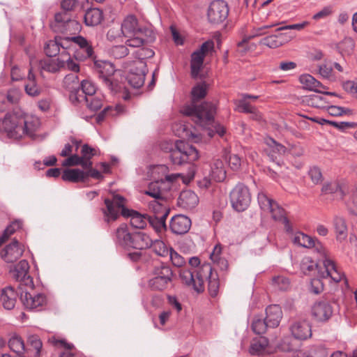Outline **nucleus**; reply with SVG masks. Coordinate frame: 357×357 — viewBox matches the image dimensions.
Wrapping results in <instances>:
<instances>
[{
  "label": "nucleus",
  "instance_id": "1",
  "mask_svg": "<svg viewBox=\"0 0 357 357\" xmlns=\"http://www.w3.org/2000/svg\"><path fill=\"white\" fill-rule=\"evenodd\" d=\"M208 84L205 82L197 84L191 91V102L185 105L181 109L183 114L190 116L196 124L202 126L213 125L216 107L209 102H204L198 105L197 103L205 98L207 94Z\"/></svg>",
  "mask_w": 357,
  "mask_h": 357
},
{
  "label": "nucleus",
  "instance_id": "2",
  "mask_svg": "<svg viewBox=\"0 0 357 357\" xmlns=\"http://www.w3.org/2000/svg\"><path fill=\"white\" fill-rule=\"evenodd\" d=\"M121 31L124 36L130 38L126 45L139 47L144 43H152L155 40L156 35L151 28L142 26L135 15H128L121 24Z\"/></svg>",
  "mask_w": 357,
  "mask_h": 357
},
{
  "label": "nucleus",
  "instance_id": "3",
  "mask_svg": "<svg viewBox=\"0 0 357 357\" xmlns=\"http://www.w3.org/2000/svg\"><path fill=\"white\" fill-rule=\"evenodd\" d=\"M0 126L10 137L20 138L24 135H31L35 131V125L26 119L24 113L20 108H15L13 112L7 113Z\"/></svg>",
  "mask_w": 357,
  "mask_h": 357
},
{
  "label": "nucleus",
  "instance_id": "4",
  "mask_svg": "<svg viewBox=\"0 0 357 357\" xmlns=\"http://www.w3.org/2000/svg\"><path fill=\"white\" fill-rule=\"evenodd\" d=\"M162 149L170 153L169 159L176 165L192 162L199 158L197 149L183 140H176L174 145L165 143L162 145Z\"/></svg>",
  "mask_w": 357,
  "mask_h": 357
},
{
  "label": "nucleus",
  "instance_id": "5",
  "mask_svg": "<svg viewBox=\"0 0 357 357\" xmlns=\"http://www.w3.org/2000/svg\"><path fill=\"white\" fill-rule=\"evenodd\" d=\"M116 237L117 243L125 248L144 250L151 248L152 245V240L149 235L141 231L130 233L125 223L117 228Z\"/></svg>",
  "mask_w": 357,
  "mask_h": 357
},
{
  "label": "nucleus",
  "instance_id": "6",
  "mask_svg": "<svg viewBox=\"0 0 357 357\" xmlns=\"http://www.w3.org/2000/svg\"><path fill=\"white\" fill-rule=\"evenodd\" d=\"M151 274L153 278L148 281V286L151 290L162 291L172 285L174 274L167 264L156 263L153 267Z\"/></svg>",
  "mask_w": 357,
  "mask_h": 357
},
{
  "label": "nucleus",
  "instance_id": "7",
  "mask_svg": "<svg viewBox=\"0 0 357 357\" xmlns=\"http://www.w3.org/2000/svg\"><path fill=\"white\" fill-rule=\"evenodd\" d=\"M94 68L98 77L112 93H118L123 88L121 82L114 76V66L105 61H94Z\"/></svg>",
  "mask_w": 357,
  "mask_h": 357
},
{
  "label": "nucleus",
  "instance_id": "8",
  "mask_svg": "<svg viewBox=\"0 0 357 357\" xmlns=\"http://www.w3.org/2000/svg\"><path fill=\"white\" fill-rule=\"evenodd\" d=\"M209 271V263H204L197 271L195 275L190 270L182 269L179 272V277L183 284L192 288L197 293L200 294L204 291L202 275L210 273Z\"/></svg>",
  "mask_w": 357,
  "mask_h": 357
},
{
  "label": "nucleus",
  "instance_id": "9",
  "mask_svg": "<svg viewBox=\"0 0 357 357\" xmlns=\"http://www.w3.org/2000/svg\"><path fill=\"white\" fill-rule=\"evenodd\" d=\"M29 262L26 259H22L17 264L9 267V273L11 275V277L20 282L18 286L19 291L24 289V286L30 287L31 289L33 288V278L29 275Z\"/></svg>",
  "mask_w": 357,
  "mask_h": 357
},
{
  "label": "nucleus",
  "instance_id": "10",
  "mask_svg": "<svg viewBox=\"0 0 357 357\" xmlns=\"http://www.w3.org/2000/svg\"><path fill=\"white\" fill-rule=\"evenodd\" d=\"M232 207L237 211H245L250 205L251 196L249 189L243 183L237 184L230 192Z\"/></svg>",
  "mask_w": 357,
  "mask_h": 357
},
{
  "label": "nucleus",
  "instance_id": "11",
  "mask_svg": "<svg viewBox=\"0 0 357 357\" xmlns=\"http://www.w3.org/2000/svg\"><path fill=\"white\" fill-rule=\"evenodd\" d=\"M50 26L54 32L75 33L81 29V24L73 20V15L64 14L54 15V22H51Z\"/></svg>",
  "mask_w": 357,
  "mask_h": 357
},
{
  "label": "nucleus",
  "instance_id": "12",
  "mask_svg": "<svg viewBox=\"0 0 357 357\" xmlns=\"http://www.w3.org/2000/svg\"><path fill=\"white\" fill-rule=\"evenodd\" d=\"M229 7L224 0L213 1L208 8L207 17L211 24H220L228 17Z\"/></svg>",
  "mask_w": 357,
  "mask_h": 357
},
{
  "label": "nucleus",
  "instance_id": "13",
  "mask_svg": "<svg viewBox=\"0 0 357 357\" xmlns=\"http://www.w3.org/2000/svg\"><path fill=\"white\" fill-rule=\"evenodd\" d=\"M125 198L120 195H115L112 199L106 198L104 203L106 206L105 208H102V212L104 214L105 221L109 222L110 220L115 221L119 217L120 208L123 206V202Z\"/></svg>",
  "mask_w": 357,
  "mask_h": 357
},
{
  "label": "nucleus",
  "instance_id": "14",
  "mask_svg": "<svg viewBox=\"0 0 357 357\" xmlns=\"http://www.w3.org/2000/svg\"><path fill=\"white\" fill-rule=\"evenodd\" d=\"M148 72L145 61H135L130 69L126 79L135 89H139L144 85L145 76Z\"/></svg>",
  "mask_w": 357,
  "mask_h": 357
},
{
  "label": "nucleus",
  "instance_id": "15",
  "mask_svg": "<svg viewBox=\"0 0 357 357\" xmlns=\"http://www.w3.org/2000/svg\"><path fill=\"white\" fill-rule=\"evenodd\" d=\"M20 293V300L26 309L40 310L39 308L46 304V296L43 294L32 295L25 289Z\"/></svg>",
  "mask_w": 357,
  "mask_h": 357
},
{
  "label": "nucleus",
  "instance_id": "16",
  "mask_svg": "<svg viewBox=\"0 0 357 357\" xmlns=\"http://www.w3.org/2000/svg\"><path fill=\"white\" fill-rule=\"evenodd\" d=\"M333 312L332 305L326 300L317 301L312 307V315L319 322L328 321L331 317Z\"/></svg>",
  "mask_w": 357,
  "mask_h": 357
},
{
  "label": "nucleus",
  "instance_id": "17",
  "mask_svg": "<svg viewBox=\"0 0 357 357\" xmlns=\"http://www.w3.org/2000/svg\"><path fill=\"white\" fill-rule=\"evenodd\" d=\"M292 335L298 340H306L311 337V326L305 319L294 320L290 326Z\"/></svg>",
  "mask_w": 357,
  "mask_h": 357
},
{
  "label": "nucleus",
  "instance_id": "18",
  "mask_svg": "<svg viewBox=\"0 0 357 357\" xmlns=\"http://www.w3.org/2000/svg\"><path fill=\"white\" fill-rule=\"evenodd\" d=\"M191 220L184 215H176L172 218L169 227L172 233L177 235L186 234L190 229Z\"/></svg>",
  "mask_w": 357,
  "mask_h": 357
},
{
  "label": "nucleus",
  "instance_id": "19",
  "mask_svg": "<svg viewBox=\"0 0 357 357\" xmlns=\"http://www.w3.org/2000/svg\"><path fill=\"white\" fill-rule=\"evenodd\" d=\"M23 252L24 250L21 248L18 241L14 239L1 251V255L6 263H13L22 257Z\"/></svg>",
  "mask_w": 357,
  "mask_h": 357
},
{
  "label": "nucleus",
  "instance_id": "20",
  "mask_svg": "<svg viewBox=\"0 0 357 357\" xmlns=\"http://www.w3.org/2000/svg\"><path fill=\"white\" fill-rule=\"evenodd\" d=\"M324 266L325 268L324 271H318L319 276L321 278H327L331 277L334 282H339L344 277V273L338 271L333 261L326 258L324 261Z\"/></svg>",
  "mask_w": 357,
  "mask_h": 357
},
{
  "label": "nucleus",
  "instance_id": "21",
  "mask_svg": "<svg viewBox=\"0 0 357 357\" xmlns=\"http://www.w3.org/2000/svg\"><path fill=\"white\" fill-rule=\"evenodd\" d=\"M282 318V310L279 305H271L266 308L264 318L269 328H276L279 326Z\"/></svg>",
  "mask_w": 357,
  "mask_h": 357
},
{
  "label": "nucleus",
  "instance_id": "22",
  "mask_svg": "<svg viewBox=\"0 0 357 357\" xmlns=\"http://www.w3.org/2000/svg\"><path fill=\"white\" fill-rule=\"evenodd\" d=\"M178 203L180 206L186 209H192L199 203L197 195L190 190H183L178 197Z\"/></svg>",
  "mask_w": 357,
  "mask_h": 357
},
{
  "label": "nucleus",
  "instance_id": "23",
  "mask_svg": "<svg viewBox=\"0 0 357 357\" xmlns=\"http://www.w3.org/2000/svg\"><path fill=\"white\" fill-rule=\"evenodd\" d=\"M18 293L15 292L14 289L9 286L1 290L0 295V302L6 310H12L15 305Z\"/></svg>",
  "mask_w": 357,
  "mask_h": 357
},
{
  "label": "nucleus",
  "instance_id": "24",
  "mask_svg": "<svg viewBox=\"0 0 357 357\" xmlns=\"http://www.w3.org/2000/svg\"><path fill=\"white\" fill-rule=\"evenodd\" d=\"M249 351L251 355L257 356L271 354L268 340L266 337H261L258 340H254L250 347Z\"/></svg>",
  "mask_w": 357,
  "mask_h": 357
},
{
  "label": "nucleus",
  "instance_id": "25",
  "mask_svg": "<svg viewBox=\"0 0 357 357\" xmlns=\"http://www.w3.org/2000/svg\"><path fill=\"white\" fill-rule=\"evenodd\" d=\"M210 273L202 275L203 285L205 280H208V291L211 296L215 297L219 291L220 281L217 273L213 272L211 265L209 264Z\"/></svg>",
  "mask_w": 357,
  "mask_h": 357
},
{
  "label": "nucleus",
  "instance_id": "26",
  "mask_svg": "<svg viewBox=\"0 0 357 357\" xmlns=\"http://www.w3.org/2000/svg\"><path fill=\"white\" fill-rule=\"evenodd\" d=\"M292 38L294 36L291 35L288 36L287 38H284V34H273L261 38L259 44L270 48H277Z\"/></svg>",
  "mask_w": 357,
  "mask_h": 357
},
{
  "label": "nucleus",
  "instance_id": "27",
  "mask_svg": "<svg viewBox=\"0 0 357 357\" xmlns=\"http://www.w3.org/2000/svg\"><path fill=\"white\" fill-rule=\"evenodd\" d=\"M273 220L275 221L281 222L284 224L287 231H291V227L289 221L286 216V212L279 204L275 202L273 203V207L268 210Z\"/></svg>",
  "mask_w": 357,
  "mask_h": 357
},
{
  "label": "nucleus",
  "instance_id": "28",
  "mask_svg": "<svg viewBox=\"0 0 357 357\" xmlns=\"http://www.w3.org/2000/svg\"><path fill=\"white\" fill-rule=\"evenodd\" d=\"M300 82L303 85V88L309 91H313L316 93H321L319 88L326 89L319 81L309 74L302 75L299 77Z\"/></svg>",
  "mask_w": 357,
  "mask_h": 357
},
{
  "label": "nucleus",
  "instance_id": "29",
  "mask_svg": "<svg viewBox=\"0 0 357 357\" xmlns=\"http://www.w3.org/2000/svg\"><path fill=\"white\" fill-rule=\"evenodd\" d=\"M204 57L205 56L198 50L191 54L190 74L193 79H197L198 77L199 71L201 70L204 63Z\"/></svg>",
  "mask_w": 357,
  "mask_h": 357
},
{
  "label": "nucleus",
  "instance_id": "30",
  "mask_svg": "<svg viewBox=\"0 0 357 357\" xmlns=\"http://www.w3.org/2000/svg\"><path fill=\"white\" fill-rule=\"evenodd\" d=\"M102 20V12L98 8L87 9L84 16V23L86 26H97L101 23Z\"/></svg>",
  "mask_w": 357,
  "mask_h": 357
},
{
  "label": "nucleus",
  "instance_id": "31",
  "mask_svg": "<svg viewBox=\"0 0 357 357\" xmlns=\"http://www.w3.org/2000/svg\"><path fill=\"white\" fill-rule=\"evenodd\" d=\"M84 171L80 169H66L61 175L64 181L72 183L84 182Z\"/></svg>",
  "mask_w": 357,
  "mask_h": 357
},
{
  "label": "nucleus",
  "instance_id": "32",
  "mask_svg": "<svg viewBox=\"0 0 357 357\" xmlns=\"http://www.w3.org/2000/svg\"><path fill=\"white\" fill-rule=\"evenodd\" d=\"M167 218V212L160 216L147 215V221L150 225L155 230L156 232H162L167 229L166 219Z\"/></svg>",
  "mask_w": 357,
  "mask_h": 357
},
{
  "label": "nucleus",
  "instance_id": "33",
  "mask_svg": "<svg viewBox=\"0 0 357 357\" xmlns=\"http://www.w3.org/2000/svg\"><path fill=\"white\" fill-rule=\"evenodd\" d=\"M66 42H73L77 44L80 50L84 47H86V56L92 57L93 55V49L91 45L89 44V41L82 36L66 37L64 38Z\"/></svg>",
  "mask_w": 357,
  "mask_h": 357
},
{
  "label": "nucleus",
  "instance_id": "34",
  "mask_svg": "<svg viewBox=\"0 0 357 357\" xmlns=\"http://www.w3.org/2000/svg\"><path fill=\"white\" fill-rule=\"evenodd\" d=\"M334 226L337 234V240L339 241L345 240L347 237V226L345 220L341 217H335Z\"/></svg>",
  "mask_w": 357,
  "mask_h": 357
},
{
  "label": "nucleus",
  "instance_id": "35",
  "mask_svg": "<svg viewBox=\"0 0 357 357\" xmlns=\"http://www.w3.org/2000/svg\"><path fill=\"white\" fill-rule=\"evenodd\" d=\"M8 346L12 351L17 354V357H24L22 356L24 352L27 354L31 352V349L25 350L24 341L20 337H11L8 341Z\"/></svg>",
  "mask_w": 357,
  "mask_h": 357
},
{
  "label": "nucleus",
  "instance_id": "36",
  "mask_svg": "<svg viewBox=\"0 0 357 357\" xmlns=\"http://www.w3.org/2000/svg\"><path fill=\"white\" fill-rule=\"evenodd\" d=\"M251 328L255 333L261 335L266 333L269 326L262 315H256L253 317Z\"/></svg>",
  "mask_w": 357,
  "mask_h": 357
},
{
  "label": "nucleus",
  "instance_id": "37",
  "mask_svg": "<svg viewBox=\"0 0 357 357\" xmlns=\"http://www.w3.org/2000/svg\"><path fill=\"white\" fill-rule=\"evenodd\" d=\"M221 250L222 248L220 245H215L213 252L211 254L210 258L221 271H227L229 267V264L226 259L220 256Z\"/></svg>",
  "mask_w": 357,
  "mask_h": 357
},
{
  "label": "nucleus",
  "instance_id": "38",
  "mask_svg": "<svg viewBox=\"0 0 357 357\" xmlns=\"http://www.w3.org/2000/svg\"><path fill=\"white\" fill-rule=\"evenodd\" d=\"M60 47L63 49H67V47H64L63 43H59L57 38H55L54 40L48 41L44 47L45 54L49 57L56 56L59 54Z\"/></svg>",
  "mask_w": 357,
  "mask_h": 357
},
{
  "label": "nucleus",
  "instance_id": "39",
  "mask_svg": "<svg viewBox=\"0 0 357 357\" xmlns=\"http://www.w3.org/2000/svg\"><path fill=\"white\" fill-rule=\"evenodd\" d=\"M149 208L153 211V216H160L167 212V215L169 213V208L167 204V199L164 202L160 200H154L149 203Z\"/></svg>",
  "mask_w": 357,
  "mask_h": 357
},
{
  "label": "nucleus",
  "instance_id": "40",
  "mask_svg": "<svg viewBox=\"0 0 357 357\" xmlns=\"http://www.w3.org/2000/svg\"><path fill=\"white\" fill-rule=\"evenodd\" d=\"M293 242L294 243L304 248H312L314 245V238L302 232H299L294 236Z\"/></svg>",
  "mask_w": 357,
  "mask_h": 357
},
{
  "label": "nucleus",
  "instance_id": "41",
  "mask_svg": "<svg viewBox=\"0 0 357 357\" xmlns=\"http://www.w3.org/2000/svg\"><path fill=\"white\" fill-rule=\"evenodd\" d=\"M321 192L325 194L339 193L340 199H343L345 195L344 190L337 182L325 183L321 188Z\"/></svg>",
  "mask_w": 357,
  "mask_h": 357
},
{
  "label": "nucleus",
  "instance_id": "42",
  "mask_svg": "<svg viewBox=\"0 0 357 357\" xmlns=\"http://www.w3.org/2000/svg\"><path fill=\"white\" fill-rule=\"evenodd\" d=\"M78 3L77 0H63L61 2V11L56 14L73 15V12L78 6Z\"/></svg>",
  "mask_w": 357,
  "mask_h": 357
},
{
  "label": "nucleus",
  "instance_id": "43",
  "mask_svg": "<svg viewBox=\"0 0 357 357\" xmlns=\"http://www.w3.org/2000/svg\"><path fill=\"white\" fill-rule=\"evenodd\" d=\"M215 167H211V176L217 182L223 181L226 178V172L222 168V162H217L214 164Z\"/></svg>",
  "mask_w": 357,
  "mask_h": 357
},
{
  "label": "nucleus",
  "instance_id": "44",
  "mask_svg": "<svg viewBox=\"0 0 357 357\" xmlns=\"http://www.w3.org/2000/svg\"><path fill=\"white\" fill-rule=\"evenodd\" d=\"M238 108L241 112L255 114V120L259 121L261 119V115L257 109L250 103L247 102L244 99L239 100Z\"/></svg>",
  "mask_w": 357,
  "mask_h": 357
},
{
  "label": "nucleus",
  "instance_id": "45",
  "mask_svg": "<svg viewBox=\"0 0 357 357\" xmlns=\"http://www.w3.org/2000/svg\"><path fill=\"white\" fill-rule=\"evenodd\" d=\"M148 215H142L136 211L134 215L130 219V225L136 229H144L146 226Z\"/></svg>",
  "mask_w": 357,
  "mask_h": 357
},
{
  "label": "nucleus",
  "instance_id": "46",
  "mask_svg": "<svg viewBox=\"0 0 357 357\" xmlns=\"http://www.w3.org/2000/svg\"><path fill=\"white\" fill-rule=\"evenodd\" d=\"M80 91L84 96L91 97L93 96L96 91L95 85L89 80L84 79L81 82L79 86Z\"/></svg>",
  "mask_w": 357,
  "mask_h": 357
},
{
  "label": "nucleus",
  "instance_id": "47",
  "mask_svg": "<svg viewBox=\"0 0 357 357\" xmlns=\"http://www.w3.org/2000/svg\"><path fill=\"white\" fill-rule=\"evenodd\" d=\"M21 96L22 92L19 89L13 88L7 91L5 97L10 105H14L19 102Z\"/></svg>",
  "mask_w": 357,
  "mask_h": 357
},
{
  "label": "nucleus",
  "instance_id": "48",
  "mask_svg": "<svg viewBox=\"0 0 357 357\" xmlns=\"http://www.w3.org/2000/svg\"><path fill=\"white\" fill-rule=\"evenodd\" d=\"M318 264L312 261H310L308 259H304L301 265L302 272L305 275H312L313 273L318 271Z\"/></svg>",
  "mask_w": 357,
  "mask_h": 357
},
{
  "label": "nucleus",
  "instance_id": "49",
  "mask_svg": "<svg viewBox=\"0 0 357 357\" xmlns=\"http://www.w3.org/2000/svg\"><path fill=\"white\" fill-rule=\"evenodd\" d=\"M28 342L34 349L35 357H39L43 346L39 337L36 335H29L28 337Z\"/></svg>",
  "mask_w": 357,
  "mask_h": 357
},
{
  "label": "nucleus",
  "instance_id": "50",
  "mask_svg": "<svg viewBox=\"0 0 357 357\" xmlns=\"http://www.w3.org/2000/svg\"><path fill=\"white\" fill-rule=\"evenodd\" d=\"M153 252L158 256H165L168 254V250L164 242L159 240L152 241L151 245Z\"/></svg>",
  "mask_w": 357,
  "mask_h": 357
},
{
  "label": "nucleus",
  "instance_id": "51",
  "mask_svg": "<svg viewBox=\"0 0 357 357\" xmlns=\"http://www.w3.org/2000/svg\"><path fill=\"white\" fill-rule=\"evenodd\" d=\"M258 202L261 209L268 211L273 207V203H275V201L268 197L264 193H259L258 195Z\"/></svg>",
  "mask_w": 357,
  "mask_h": 357
},
{
  "label": "nucleus",
  "instance_id": "52",
  "mask_svg": "<svg viewBox=\"0 0 357 357\" xmlns=\"http://www.w3.org/2000/svg\"><path fill=\"white\" fill-rule=\"evenodd\" d=\"M322 121L324 122H325L326 123L330 124V125L333 126V127L338 128L340 130H344L348 128H354L357 127V123H354V122H344V121L336 122V121H329V120H326V119H322Z\"/></svg>",
  "mask_w": 357,
  "mask_h": 357
},
{
  "label": "nucleus",
  "instance_id": "53",
  "mask_svg": "<svg viewBox=\"0 0 357 357\" xmlns=\"http://www.w3.org/2000/svg\"><path fill=\"white\" fill-rule=\"evenodd\" d=\"M273 284L280 290L286 291L289 287V280L283 276H276L273 278Z\"/></svg>",
  "mask_w": 357,
  "mask_h": 357
},
{
  "label": "nucleus",
  "instance_id": "54",
  "mask_svg": "<svg viewBox=\"0 0 357 357\" xmlns=\"http://www.w3.org/2000/svg\"><path fill=\"white\" fill-rule=\"evenodd\" d=\"M158 185L159 183H155V181L150 183L145 194L155 198V200L158 199L162 202V195H160L158 191Z\"/></svg>",
  "mask_w": 357,
  "mask_h": 357
},
{
  "label": "nucleus",
  "instance_id": "55",
  "mask_svg": "<svg viewBox=\"0 0 357 357\" xmlns=\"http://www.w3.org/2000/svg\"><path fill=\"white\" fill-rule=\"evenodd\" d=\"M312 278L310 282V291L314 294H319L324 290V283L321 280V277Z\"/></svg>",
  "mask_w": 357,
  "mask_h": 357
},
{
  "label": "nucleus",
  "instance_id": "56",
  "mask_svg": "<svg viewBox=\"0 0 357 357\" xmlns=\"http://www.w3.org/2000/svg\"><path fill=\"white\" fill-rule=\"evenodd\" d=\"M24 90L26 93L31 97H37L41 93V89L36 82L26 83L24 86Z\"/></svg>",
  "mask_w": 357,
  "mask_h": 357
},
{
  "label": "nucleus",
  "instance_id": "57",
  "mask_svg": "<svg viewBox=\"0 0 357 357\" xmlns=\"http://www.w3.org/2000/svg\"><path fill=\"white\" fill-rule=\"evenodd\" d=\"M84 101L86 102L87 107L93 111H96L100 109L102 106V101L99 98H93V96H84Z\"/></svg>",
  "mask_w": 357,
  "mask_h": 357
},
{
  "label": "nucleus",
  "instance_id": "58",
  "mask_svg": "<svg viewBox=\"0 0 357 357\" xmlns=\"http://www.w3.org/2000/svg\"><path fill=\"white\" fill-rule=\"evenodd\" d=\"M135 54L139 59L137 61H144L145 59L153 57L155 53L151 49L143 47L137 50Z\"/></svg>",
  "mask_w": 357,
  "mask_h": 357
},
{
  "label": "nucleus",
  "instance_id": "59",
  "mask_svg": "<svg viewBox=\"0 0 357 357\" xmlns=\"http://www.w3.org/2000/svg\"><path fill=\"white\" fill-rule=\"evenodd\" d=\"M97 154V151L94 148L90 146L88 144H85L82 146L81 158L84 159H92Z\"/></svg>",
  "mask_w": 357,
  "mask_h": 357
},
{
  "label": "nucleus",
  "instance_id": "60",
  "mask_svg": "<svg viewBox=\"0 0 357 357\" xmlns=\"http://www.w3.org/2000/svg\"><path fill=\"white\" fill-rule=\"evenodd\" d=\"M22 226V222L20 220H15L11 222L3 231V234L6 236L8 238L10 235L15 233L17 229H19Z\"/></svg>",
  "mask_w": 357,
  "mask_h": 357
},
{
  "label": "nucleus",
  "instance_id": "61",
  "mask_svg": "<svg viewBox=\"0 0 357 357\" xmlns=\"http://www.w3.org/2000/svg\"><path fill=\"white\" fill-rule=\"evenodd\" d=\"M309 176L314 184H318L322 181V174L317 167H311L309 170Z\"/></svg>",
  "mask_w": 357,
  "mask_h": 357
},
{
  "label": "nucleus",
  "instance_id": "62",
  "mask_svg": "<svg viewBox=\"0 0 357 357\" xmlns=\"http://www.w3.org/2000/svg\"><path fill=\"white\" fill-rule=\"evenodd\" d=\"M170 259L172 264L177 267H181L186 263L185 258L172 249L170 251Z\"/></svg>",
  "mask_w": 357,
  "mask_h": 357
},
{
  "label": "nucleus",
  "instance_id": "63",
  "mask_svg": "<svg viewBox=\"0 0 357 357\" xmlns=\"http://www.w3.org/2000/svg\"><path fill=\"white\" fill-rule=\"evenodd\" d=\"M41 68L43 70L50 73H55L58 72V66L56 65L54 59H50L44 61H40Z\"/></svg>",
  "mask_w": 357,
  "mask_h": 357
},
{
  "label": "nucleus",
  "instance_id": "64",
  "mask_svg": "<svg viewBox=\"0 0 357 357\" xmlns=\"http://www.w3.org/2000/svg\"><path fill=\"white\" fill-rule=\"evenodd\" d=\"M69 98L73 104H77L84 100V96L81 93L79 87L71 91Z\"/></svg>",
  "mask_w": 357,
  "mask_h": 357
}]
</instances>
